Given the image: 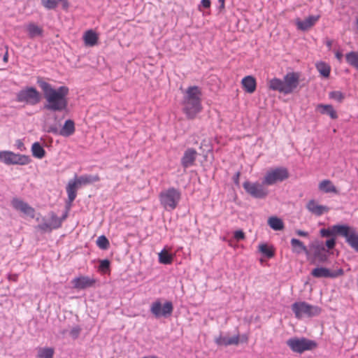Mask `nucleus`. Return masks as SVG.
Instances as JSON below:
<instances>
[{"mask_svg": "<svg viewBox=\"0 0 358 358\" xmlns=\"http://www.w3.org/2000/svg\"><path fill=\"white\" fill-rule=\"evenodd\" d=\"M37 83L43 91L46 101L44 106L45 109L54 112H61L66 109L69 94L68 87L64 85L56 89L41 78L38 79Z\"/></svg>", "mask_w": 358, "mask_h": 358, "instance_id": "f257e3e1", "label": "nucleus"}, {"mask_svg": "<svg viewBox=\"0 0 358 358\" xmlns=\"http://www.w3.org/2000/svg\"><path fill=\"white\" fill-rule=\"evenodd\" d=\"M201 96V90L198 86H189L185 91L182 110L187 119H194L202 110Z\"/></svg>", "mask_w": 358, "mask_h": 358, "instance_id": "f03ea898", "label": "nucleus"}, {"mask_svg": "<svg viewBox=\"0 0 358 358\" xmlns=\"http://www.w3.org/2000/svg\"><path fill=\"white\" fill-rule=\"evenodd\" d=\"M301 73L299 72H289L281 80L274 78L268 81L270 90L277 91L283 94L293 93L299 87Z\"/></svg>", "mask_w": 358, "mask_h": 358, "instance_id": "7ed1b4c3", "label": "nucleus"}, {"mask_svg": "<svg viewBox=\"0 0 358 358\" xmlns=\"http://www.w3.org/2000/svg\"><path fill=\"white\" fill-rule=\"evenodd\" d=\"M99 180L100 177L98 174L84 175L73 180H70L66 186L69 202L71 203L75 200L77 196V189L80 186L92 184Z\"/></svg>", "mask_w": 358, "mask_h": 358, "instance_id": "20e7f679", "label": "nucleus"}, {"mask_svg": "<svg viewBox=\"0 0 358 358\" xmlns=\"http://www.w3.org/2000/svg\"><path fill=\"white\" fill-rule=\"evenodd\" d=\"M159 199L161 205L166 210H173L177 206L181 199L180 191L174 187H170L160 192Z\"/></svg>", "mask_w": 358, "mask_h": 358, "instance_id": "39448f33", "label": "nucleus"}, {"mask_svg": "<svg viewBox=\"0 0 358 358\" xmlns=\"http://www.w3.org/2000/svg\"><path fill=\"white\" fill-rule=\"evenodd\" d=\"M286 343L292 352L299 354H302L306 351L312 350L317 346L315 341L304 337L291 338L287 341Z\"/></svg>", "mask_w": 358, "mask_h": 358, "instance_id": "423d86ee", "label": "nucleus"}, {"mask_svg": "<svg viewBox=\"0 0 358 358\" xmlns=\"http://www.w3.org/2000/svg\"><path fill=\"white\" fill-rule=\"evenodd\" d=\"M292 310L295 317L301 319L303 317H313L321 313V308L318 306L310 305L305 301L295 302L292 305Z\"/></svg>", "mask_w": 358, "mask_h": 358, "instance_id": "0eeeda50", "label": "nucleus"}, {"mask_svg": "<svg viewBox=\"0 0 358 358\" xmlns=\"http://www.w3.org/2000/svg\"><path fill=\"white\" fill-rule=\"evenodd\" d=\"M289 177L288 169L285 167H276L269 169L264 175L263 183L266 185H273L281 182Z\"/></svg>", "mask_w": 358, "mask_h": 358, "instance_id": "6e6552de", "label": "nucleus"}, {"mask_svg": "<svg viewBox=\"0 0 358 358\" xmlns=\"http://www.w3.org/2000/svg\"><path fill=\"white\" fill-rule=\"evenodd\" d=\"M31 159L29 156L16 154L11 151H0V162L7 165H27Z\"/></svg>", "mask_w": 358, "mask_h": 358, "instance_id": "1a4fd4ad", "label": "nucleus"}, {"mask_svg": "<svg viewBox=\"0 0 358 358\" xmlns=\"http://www.w3.org/2000/svg\"><path fill=\"white\" fill-rule=\"evenodd\" d=\"M41 99V96L39 92L33 87H28L21 90L16 96L17 101L32 106L38 103Z\"/></svg>", "mask_w": 358, "mask_h": 358, "instance_id": "9d476101", "label": "nucleus"}, {"mask_svg": "<svg viewBox=\"0 0 358 358\" xmlns=\"http://www.w3.org/2000/svg\"><path fill=\"white\" fill-rule=\"evenodd\" d=\"M264 183L262 182H251L249 181H245L243 184V187L245 192L250 194L251 196L256 199H264L265 198L268 194V189L264 186Z\"/></svg>", "mask_w": 358, "mask_h": 358, "instance_id": "9b49d317", "label": "nucleus"}, {"mask_svg": "<svg viewBox=\"0 0 358 358\" xmlns=\"http://www.w3.org/2000/svg\"><path fill=\"white\" fill-rule=\"evenodd\" d=\"M173 310V304L171 301H166L164 304L157 300L154 301L150 306V312L156 317H166L170 315Z\"/></svg>", "mask_w": 358, "mask_h": 358, "instance_id": "f8f14e48", "label": "nucleus"}, {"mask_svg": "<svg viewBox=\"0 0 358 358\" xmlns=\"http://www.w3.org/2000/svg\"><path fill=\"white\" fill-rule=\"evenodd\" d=\"M341 236L345 238L348 244L358 252V232L353 228L345 225L344 228H341Z\"/></svg>", "mask_w": 358, "mask_h": 358, "instance_id": "ddd939ff", "label": "nucleus"}, {"mask_svg": "<svg viewBox=\"0 0 358 358\" xmlns=\"http://www.w3.org/2000/svg\"><path fill=\"white\" fill-rule=\"evenodd\" d=\"M71 282L75 289H85L94 287L96 283V280L93 277L81 275L73 279Z\"/></svg>", "mask_w": 358, "mask_h": 358, "instance_id": "4468645a", "label": "nucleus"}, {"mask_svg": "<svg viewBox=\"0 0 358 358\" xmlns=\"http://www.w3.org/2000/svg\"><path fill=\"white\" fill-rule=\"evenodd\" d=\"M11 205L15 210H19L32 218L34 217V208L24 201L17 198H14L11 201Z\"/></svg>", "mask_w": 358, "mask_h": 358, "instance_id": "2eb2a0df", "label": "nucleus"}, {"mask_svg": "<svg viewBox=\"0 0 358 358\" xmlns=\"http://www.w3.org/2000/svg\"><path fill=\"white\" fill-rule=\"evenodd\" d=\"M306 208L312 214L320 216L329 212V208L326 206L320 205L316 201L310 200L306 204Z\"/></svg>", "mask_w": 358, "mask_h": 358, "instance_id": "dca6fc26", "label": "nucleus"}, {"mask_svg": "<svg viewBox=\"0 0 358 358\" xmlns=\"http://www.w3.org/2000/svg\"><path fill=\"white\" fill-rule=\"evenodd\" d=\"M197 156V152L194 148H188L184 152L181 159V164L184 168H188L194 165Z\"/></svg>", "mask_w": 358, "mask_h": 358, "instance_id": "f3484780", "label": "nucleus"}, {"mask_svg": "<svg viewBox=\"0 0 358 358\" xmlns=\"http://www.w3.org/2000/svg\"><path fill=\"white\" fill-rule=\"evenodd\" d=\"M25 31L30 38L43 37L44 30L41 26L34 22H29L25 26Z\"/></svg>", "mask_w": 358, "mask_h": 358, "instance_id": "a211bd4d", "label": "nucleus"}, {"mask_svg": "<svg viewBox=\"0 0 358 358\" xmlns=\"http://www.w3.org/2000/svg\"><path fill=\"white\" fill-rule=\"evenodd\" d=\"M215 342L220 346L238 345L240 343V336L238 334L232 337L220 336L215 339Z\"/></svg>", "mask_w": 358, "mask_h": 358, "instance_id": "6ab92c4d", "label": "nucleus"}, {"mask_svg": "<svg viewBox=\"0 0 358 358\" xmlns=\"http://www.w3.org/2000/svg\"><path fill=\"white\" fill-rule=\"evenodd\" d=\"M320 19V16L311 15L306 18L304 20H296V26L299 29L306 31L311 28Z\"/></svg>", "mask_w": 358, "mask_h": 358, "instance_id": "aec40b11", "label": "nucleus"}, {"mask_svg": "<svg viewBox=\"0 0 358 358\" xmlns=\"http://www.w3.org/2000/svg\"><path fill=\"white\" fill-rule=\"evenodd\" d=\"M243 89L249 94L253 93L257 88V81L252 76H245L241 80Z\"/></svg>", "mask_w": 358, "mask_h": 358, "instance_id": "412c9836", "label": "nucleus"}, {"mask_svg": "<svg viewBox=\"0 0 358 358\" xmlns=\"http://www.w3.org/2000/svg\"><path fill=\"white\" fill-rule=\"evenodd\" d=\"M316 111L322 115H328L332 120L338 118V114L332 105L320 103L316 106Z\"/></svg>", "mask_w": 358, "mask_h": 358, "instance_id": "4be33fe9", "label": "nucleus"}, {"mask_svg": "<svg viewBox=\"0 0 358 358\" xmlns=\"http://www.w3.org/2000/svg\"><path fill=\"white\" fill-rule=\"evenodd\" d=\"M98 39L99 37L97 34L92 29L87 30L84 33L83 41L85 45L87 46H94L97 44Z\"/></svg>", "mask_w": 358, "mask_h": 358, "instance_id": "5701e85b", "label": "nucleus"}, {"mask_svg": "<svg viewBox=\"0 0 358 358\" xmlns=\"http://www.w3.org/2000/svg\"><path fill=\"white\" fill-rule=\"evenodd\" d=\"M318 188L320 191L324 192V193H334V194H338V192L336 189V187L334 186L333 182L328 179L323 180L321 182H320L318 185Z\"/></svg>", "mask_w": 358, "mask_h": 358, "instance_id": "b1692460", "label": "nucleus"}, {"mask_svg": "<svg viewBox=\"0 0 358 358\" xmlns=\"http://www.w3.org/2000/svg\"><path fill=\"white\" fill-rule=\"evenodd\" d=\"M311 273L315 278H335L337 276V274L335 273H333L329 269L323 267L314 268Z\"/></svg>", "mask_w": 358, "mask_h": 358, "instance_id": "393cba45", "label": "nucleus"}, {"mask_svg": "<svg viewBox=\"0 0 358 358\" xmlns=\"http://www.w3.org/2000/svg\"><path fill=\"white\" fill-rule=\"evenodd\" d=\"M344 227L345 225L341 224L334 225L331 228L322 229L320 233L322 237H330L335 236L336 234L341 236V232L339 231L341 230V228H344Z\"/></svg>", "mask_w": 358, "mask_h": 358, "instance_id": "a878e982", "label": "nucleus"}, {"mask_svg": "<svg viewBox=\"0 0 358 358\" xmlns=\"http://www.w3.org/2000/svg\"><path fill=\"white\" fill-rule=\"evenodd\" d=\"M291 245L294 253L300 254L304 252L306 255L309 253L306 246L299 239L292 238Z\"/></svg>", "mask_w": 358, "mask_h": 358, "instance_id": "bb28decb", "label": "nucleus"}, {"mask_svg": "<svg viewBox=\"0 0 358 358\" xmlns=\"http://www.w3.org/2000/svg\"><path fill=\"white\" fill-rule=\"evenodd\" d=\"M75 132V124L71 120H68L60 130V135L63 136H69Z\"/></svg>", "mask_w": 358, "mask_h": 358, "instance_id": "cd10ccee", "label": "nucleus"}, {"mask_svg": "<svg viewBox=\"0 0 358 358\" xmlns=\"http://www.w3.org/2000/svg\"><path fill=\"white\" fill-rule=\"evenodd\" d=\"M315 67L322 77L325 78L329 77L331 66L328 64L323 62H320L315 64Z\"/></svg>", "mask_w": 358, "mask_h": 358, "instance_id": "c85d7f7f", "label": "nucleus"}, {"mask_svg": "<svg viewBox=\"0 0 358 358\" xmlns=\"http://www.w3.org/2000/svg\"><path fill=\"white\" fill-rule=\"evenodd\" d=\"M32 155L37 159H42L45 155V150L38 142H35L31 146Z\"/></svg>", "mask_w": 358, "mask_h": 358, "instance_id": "c756f323", "label": "nucleus"}, {"mask_svg": "<svg viewBox=\"0 0 358 358\" xmlns=\"http://www.w3.org/2000/svg\"><path fill=\"white\" fill-rule=\"evenodd\" d=\"M348 64L358 70V52L352 51L345 55Z\"/></svg>", "mask_w": 358, "mask_h": 358, "instance_id": "7c9ffc66", "label": "nucleus"}, {"mask_svg": "<svg viewBox=\"0 0 358 358\" xmlns=\"http://www.w3.org/2000/svg\"><path fill=\"white\" fill-rule=\"evenodd\" d=\"M54 353L52 348H39L37 350V358H53Z\"/></svg>", "mask_w": 358, "mask_h": 358, "instance_id": "2f4dec72", "label": "nucleus"}, {"mask_svg": "<svg viewBox=\"0 0 358 358\" xmlns=\"http://www.w3.org/2000/svg\"><path fill=\"white\" fill-rule=\"evenodd\" d=\"M268 224L274 230H282L284 228L283 222L277 217H270L268 220Z\"/></svg>", "mask_w": 358, "mask_h": 358, "instance_id": "473e14b6", "label": "nucleus"}, {"mask_svg": "<svg viewBox=\"0 0 358 358\" xmlns=\"http://www.w3.org/2000/svg\"><path fill=\"white\" fill-rule=\"evenodd\" d=\"M173 255L169 254L165 249L159 253V262L163 264H171L173 262Z\"/></svg>", "mask_w": 358, "mask_h": 358, "instance_id": "72a5a7b5", "label": "nucleus"}, {"mask_svg": "<svg viewBox=\"0 0 358 358\" xmlns=\"http://www.w3.org/2000/svg\"><path fill=\"white\" fill-rule=\"evenodd\" d=\"M259 250L262 253L265 255L268 258H271L274 256L273 248L268 246L266 244L259 245Z\"/></svg>", "mask_w": 358, "mask_h": 358, "instance_id": "f704fd0d", "label": "nucleus"}, {"mask_svg": "<svg viewBox=\"0 0 358 358\" xmlns=\"http://www.w3.org/2000/svg\"><path fill=\"white\" fill-rule=\"evenodd\" d=\"M96 245L100 249L106 250L108 248L110 243L105 236H100L96 240Z\"/></svg>", "mask_w": 358, "mask_h": 358, "instance_id": "c9c22d12", "label": "nucleus"}, {"mask_svg": "<svg viewBox=\"0 0 358 358\" xmlns=\"http://www.w3.org/2000/svg\"><path fill=\"white\" fill-rule=\"evenodd\" d=\"M329 97L339 103H341L345 99V95L341 91H332L329 92Z\"/></svg>", "mask_w": 358, "mask_h": 358, "instance_id": "e433bc0d", "label": "nucleus"}, {"mask_svg": "<svg viewBox=\"0 0 358 358\" xmlns=\"http://www.w3.org/2000/svg\"><path fill=\"white\" fill-rule=\"evenodd\" d=\"M62 220L59 218L55 213H51L50 224L52 229L59 228L62 225Z\"/></svg>", "mask_w": 358, "mask_h": 358, "instance_id": "4c0bfd02", "label": "nucleus"}, {"mask_svg": "<svg viewBox=\"0 0 358 358\" xmlns=\"http://www.w3.org/2000/svg\"><path fill=\"white\" fill-rule=\"evenodd\" d=\"M61 1L62 0H41V3L48 9H54Z\"/></svg>", "mask_w": 358, "mask_h": 358, "instance_id": "58836bf2", "label": "nucleus"}, {"mask_svg": "<svg viewBox=\"0 0 358 358\" xmlns=\"http://www.w3.org/2000/svg\"><path fill=\"white\" fill-rule=\"evenodd\" d=\"M325 249L323 246H317L315 250V256L318 259L320 262H325L327 260V255L322 254L321 252L324 251Z\"/></svg>", "mask_w": 358, "mask_h": 358, "instance_id": "ea45409f", "label": "nucleus"}, {"mask_svg": "<svg viewBox=\"0 0 358 358\" xmlns=\"http://www.w3.org/2000/svg\"><path fill=\"white\" fill-rule=\"evenodd\" d=\"M110 262L108 259H103L100 262L99 270L101 272L106 273L110 270Z\"/></svg>", "mask_w": 358, "mask_h": 358, "instance_id": "a19ab883", "label": "nucleus"}, {"mask_svg": "<svg viewBox=\"0 0 358 358\" xmlns=\"http://www.w3.org/2000/svg\"><path fill=\"white\" fill-rule=\"evenodd\" d=\"M38 228L43 231H51L53 229L50 224L47 222L39 224Z\"/></svg>", "mask_w": 358, "mask_h": 358, "instance_id": "79ce46f5", "label": "nucleus"}, {"mask_svg": "<svg viewBox=\"0 0 358 358\" xmlns=\"http://www.w3.org/2000/svg\"><path fill=\"white\" fill-rule=\"evenodd\" d=\"M234 236L236 241L243 240L245 238V234L241 230L236 231L234 234Z\"/></svg>", "mask_w": 358, "mask_h": 358, "instance_id": "37998d69", "label": "nucleus"}, {"mask_svg": "<svg viewBox=\"0 0 358 358\" xmlns=\"http://www.w3.org/2000/svg\"><path fill=\"white\" fill-rule=\"evenodd\" d=\"M15 146L17 147V149H19L20 151H25L26 150V147L24 146V143L22 142V140L20 139H18L15 142Z\"/></svg>", "mask_w": 358, "mask_h": 358, "instance_id": "c03bdc74", "label": "nucleus"}, {"mask_svg": "<svg viewBox=\"0 0 358 358\" xmlns=\"http://www.w3.org/2000/svg\"><path fill=\"white\" fill-rule=\"evenodd\" d=\"M336 245V241H335V239L334 238H330L329 240H327L326 241V246L329 248V249H332L334 248Z\"/></svg>", "mask_w": 358, "mask_h": 358, "instance_id": "a18cd8bd", "label": "nucleus"}, {"mask_svg": "<svg viewBox=\"0 0 358 358\" xmlns=\"http://www.w3.org/2000/svg\"><path fill=\"white\" fill-rule=\"evenodd\" d=\"M201 6L205 8H208L210 7L211 2L210 0H201Z\"/></svg>", "mask_w": 358, "mask_h": 358, "instance_id": "49530a36", "label": "nucleus"}, {"mask_svg": "<svg viewBox=\"0 0 358 358\" xmlns=\"http://www.w3.org/2000/svg\"><path fill=\"white\" fill-rule=\"evenodd\" d=\"M296 234L300 236L307 237L308 236V232L301 230H296Z\"/></svg>", "mask_w": 358, "mask_h": 358, "instance_id": "de8ad7c7", "label": "nucleus"}, {"mask_svg": "<svg viewBox=\"0 0 358 358\" xmlns=\"http://www.w3.org/2000/svg\"><path fill=\"white\" fill-rule=\"evenodd\" d=\"M240 176H241V173L238 171L234 176V181L237 185L239 183Z\"/></svg>", "mask_w": 358, "mask_h": 358, "instance_id": "09e8293b", "label": "nucleus"}, {"mask_svg": "<svg viewBox=\"0 0 358 358\" xmlns=\"http://www.w3.org/2000/svg\"><path fill=\"white\" fill-rule=\"evenodd\" d=\"M248 341V336L247 335H242L241 337H240V341L243 343H247Z\"/></svg>", "mask_w": 358, "mask_h": 358, "instance_id": "8fccbe9b", "label": "nucleus"}, {"mask_svg": "<svg viewBox=\"0 0 358 358\" xmlns=\"http://www.w3.org/2000/svg\"><path fill=\"white\" fill-rule=\"evenodd\" d=\"M3 61L6 63L8 62V51L6 52V53L4 54L3 55Z\"/></svg>", "mask_w": 358, "mask_h": 358, "instance_id": "3c124183", "label": "nucleus"}, {"mask_svg": "<svg viewBox=\"0 0 358 358\" xmlns=\"http://www.w3.org/2000/svg\"><path fill=\"white\" fill-rule=\"evenodd\" d=\"M336 57L338 60H341L343 57V55L341 52H338L336 53Z\"/></svg>", "mask_w": 358, "mask_h": 358, "instance_id": "603ef678", "label": "nucleus"}, {"mask_svg": "<svg viewBox=\"0 0 358 358\" xmlns=\"http://www.w3.org/2000/svg\"><path fill=\"white\" fill-rule=\"evenodd\" d=\"M219 2H220L222 7H224V0H218Z\"/></svg>", "mask_w": 358, "mask_h": 358, "instance_id": "864d4df0", "label": "nucleus"}, {"mask_svg": "<svg viewBox=\"0 0 358 358\" xmlns=\"http://www.w3.org/2000/svg\"><path fill=\"white\" fill-rule=\"evenodd\" d=\"M327 45H328L329 47H331V41H329V42L327 43Z\"/></svg>", "mask_w": 358, "mask_h": 358, "instance_id": "5fc2aeb1", "label": "nucleus"}, {"mask_svg": "<svg viewBox=\"0 0 358 358\" xmlns=\"http://www.w3.org/2000/svg\"><path fill=\"white\" fill-rule=\"evenodd\" d=\"M343 273V271L342 270L340 271V274H342Z\"/></svg>", "mask_w": 358, "mask_h": 358, "instance_id": "6e6d98bb", "label": "nucleus"}]
</instances>
